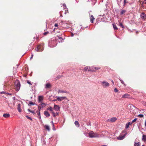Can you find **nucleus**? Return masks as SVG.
Segmentation results:
<instances>
[{
	"label": "nucleus",
	"mask_w": 146,
	"mask_h": 146,
	"mask_svg": "<svg viewBox=\"0 0 146 146\" xmlns=\"http://www.w3.org/2000/svg\"><path fill=\"white\" fill-rule=\"evenodd\" d=\"M27 83L28 84H29V85H32V84L31 83V82L29 80L27 81Z\"/></svg>",
	"instance_id": "nucleus-42"
},
{
	"label": "nucleus",
	"mask_w": 146,
	"mask_h": 146,
	"mask_svg": "<svg viewBox=\"0 0 146 146\" xmlns=\"http://www.w3.org/2000/svg\"><path fill=\"white\" fill-rule=\"evenodd\" d=\"M57 45L56 41L53 38L50 40L48 42V46L50 47H53Z\"/></svg>",
	"instance_id": "nucleus-1"
},
{
	"label": "nucleus",
	"mask_w": 146,
	"mask_h": 146,
	"mask_svg": "<svg viewBox=\"0 0 146 146\" xmlns=\"http://www.w3.org/2000/svg\"><path fill=\"white\" fill-rule=\"evenodd\" d=\"M90 22L91 23H93L94 20L95 19L93 15L90 16Z\"/></svg>",
	"instance_id": "nucleus-16"
},
{
	"label": "nucleus",
	"mask_w": 146,
	"mask_h": 146,
	"mask_svg": "<svg viewBox=\"0 0 146 146\" xmlns=\"http://www.w3.org/2000/svg\"><path fill=\"white\" fill-rule=\"evenodd\" d=\"M127 133L126 132L125 133V134L123 135H120L118 137H117V139L119 140H122L123 139L125 136L127 134Z\"/></svg>",
	"instance_id": "nucleus-7"
},
{
	"label": "nucleus",
	"mask_w": 146,
	"mask_h": 146,
	"mask_svg": "<svg viewBox=\"0 0 146 146\" xmlns=\"http://www.w3.org/2000/svg\"><path fill=\"white\" fill-rule=\"evenodd\" d=\"M94 68L96 70H98L100 69V68L99 67H95Z\"/></svg>",
	"instance_id": "nucleus-40"
},
{
	"label": "nucleus",
	"mask_w": 146,
	"mask_h": 146,
	"mask_svg": "<svg viewBox=\"0 0 146 146\" xmlns=\"http://www.w3.org/2000/svg\"><path fill=\"white\" fill-rule=\"evenodd\" d=\"M3 116L5 118L8 117L10 116V115L7 113L4 114L3 115Z\"/></svg>",
	"instance_id": "nucleus-21"
},
{
	"label": "nucleus",
	"mask_w": 146,
	"mask_h": 146,
	"mask_svg": "<svg viewBox=\"0 0 146 146\" xmlns=\"http://www.w3.org/2000/svg\"><path fill=\"white\" fill-rule=\"evenodd\" d=\"M39 46H40V45H38L37 48H35V50L37 52H40V50L39 48Z\"/></svg>",
	"instance_id": "nucleus-28"
},
{
	"label": "nucleus",
	"mask_w": 146,
	"mask_h": 146,
	"mask_svg": "<svg viewBox=\"0 0 146 146\" xmlns=\"http://www.w3.org/2000/svg\"><path fill=\"white\" fill-rule=\"evenodd\" d=\"M74 124L76 126L78 127H79L80 126V124L78 121H76L74 122Z\"/></svg>",
	"instance_id": "nucleus-19"
},
{
	"label": "nucleus",
	"mask_w": 146,
	"mask_h": 146,
	"mask_svg": "<svg viewBox=\"0 0 146 146\" xmlns=\"http://www.w3.org/2000/svg\"><path fill=\"white\" fill-rule=\"evenodd\" d=\"M125 133V131H123L122 132V135H123V133Z\"/></svg>",
	"instance_id": "nucleus-59"
},
{
	"label": "nucleus",
	"mask_w": 146,
	"mask_h": 146,
	"mask_svg": "<svg viewBox=\"0 0 146 146\" xmlns=\"http://www.w3.org/2000/svg\"><path fill=\"white\" fill-rule=\"evenodd\" d=\"M58 38L59 40V42H62V40H63L62 38L59 36H58Z\"/></svg>",
	"instance_id": "nucleus-23"
},
{
	"label": "nucleus",
	"mask_w": 146,
	"mask_h": 146,
	"mask_svg": "<svg viewBox=\"0 0 146 146\" xmlns=\"http://www.w3.org/2000/svg\"><path fill=\"white\" fill-rule=\"evenodd\" d=\"M140 145V143L138 142V143H135L134 144V146H139Z\"/></svg>",
	"instance_id": "nucleus-26"
},
{
	"label": "nucleus",
	"mask_w": 146,
	"mask_h": 146,
	"mask_svg": "<svg viewBox=\"0 0 146 146\" xmlns=\"http://www.w3.org/2000/svg\"><path fill=\"white\" fill-rule=\"evenodd\" d=\"M119 80L121 82L122 84H123L124 85H125V84L124 83L123 81L120 78L119 79Z\"/></svg>",
	"instance_id": "nucleus-33"
},
{
	"label": "nucleus",
	"mask_w": 146,
	"mask_h": 146,
	"mask_svg": "<svg viewBox=\"0 0 146 146\" xmlns=\"http://www.w3.org/2000/svg\"><path fill=\"white\" fill-rule=\"evenodd\" d=\"M51 87V85L50 84L48 83H47L46 85V86L45 88H49Z\"/></svg>",
	"instance_id": "nucleus-24"
},
{
	"label": "nucleus",
	"mask_w": 146,
	"mask_h": 146,
	"mask_svg": "<svg viewBox=\"0 0 146 146\" xmlns=\"http://www.w3.org/2000/svg\"><path fill=\"white\" fill-rule=\"evenodd\" d=\"M111 82H112V83H113V84H114V82H113V80H112L111 81Z\"/></svg>",
	"instance_id": "nucleus-58"
},
{
	"label": "nucleus",
	"mask_w": 146,
	"mask_h": 146,
	"mask_svg": "<svg viewBox=\"0 0 146 146\" xmlns=\"http://www.w3.org/2000/svg\"><path fill=\"white\" fill-rule=\"evenodd\" d=\"M56 115H58V112H56Z\"/></svg>",
	"instance_id": "nucleus-57"
},
{
	"label": "nucleus",
	"mask_w": 146,
	"mask_h": 146,
	"mask_svg": "<svg viewBox=\"0 0 146 146\" xmlns=\"http://www.w3.org/2000/svg\"><path fill=\"white\" fill-rule=\"evenodd\" d=\"M26 117H27L28 119H29L30 120H32V119L30 117H29V116H26Z\"/></svg>",
	"instance_id": "nucleus-43"
},
{
	"label": "nucleus",
	"mask_w": 146,
	"mask_h": 146,
	"mask_svg": "<svg viewBox=\"0 0 146 146\" xmlns=\"http://www.w3.org/2000/svg\"><path fill=\"white\" fill-rule=\"evenodd\" d=\"M144 3L145 4H146V0H144Z\"/></svg>",
	"instance_id": "nucleus-55"
},
{
	"label": "nucleus",
	"mask_w": 146,
	"mask_h": 146,
	"mask_svg": "<svg viewBox=\"0 0 146 146\" xmlns=\"http://www.w3.org/2000/svg\"><path fill=\"white\" fill-rule=\"evenodd\" d=\"M143 115L142 114H140L138 115V116L140 118L143 117Z\"/></svg>",
	"instance_id": "nucleus-34"
},
{
	"label": "nucleus",
	"mask_w": 146,
	"mask_h": 146,
	"mask_svg": "<svg viewBox=\"0 0 146 146\" xmlns=\"http://www.w3.org/2000/svg\"><path fill=\"white\" fill-rule=\"evenodd\" d=\"M89 136L90 137L94 138L98 137V135L96 133H95L92 131H90L89 133Z\"/></svg>",
	"instance_id": "nucleus-3"
},
{
	"label": "nucleus",
	"mask_w": 146,
	"mask_h": 146,
	"mask_svg": "<svg viewBox=\"0 0 146 146\" xmlns=\"http://www.w3.org/2000/svg\"><path fill=\"white\" fill-rule=\"evenodd\" d=\"M48 33H49V32L48 31H47V32H45L43 34L44 35H46Z\"/></svg>",
	"instance_id": "nucleus-46"
},
{
	"label": "nucleus",
	"mask_w": 146,
	"mask_h": 146,
	"mask_svg": "<svg viewBox=\"0 0 146 146\" xmlns=\"http://www.w3.org/2000/svg\"><path fill=\"white\" fill-rule=\"evenodd\" d=\"M137 120V118H135L133 120L131 123H132L135 122Z\"/></svg>",
	"instance_id": "nucleus-35"
},
{
	"label": "nucleus",
	"mask_w": 146,
	"mask_h": 146,
	"mask_svg": "<svg viewBox=\"0 0 146 146\" xmlns=\"http://www.w3.org/2000/svg\"><path fill=\"white\" fill-rule=\"evenodd\" d=\"M43 98L42 96H39L38 97V101L39 102H41L43 100Z\"/></svg>",
	"instance_id": "nucleus-15"
},
{
	"label": "nucleus",
	"mask_w": 146,
	"mask_h": 146,
	"mask_svg": "<svg viewBox=\"0 0 146 146\" xmlns=\"http://www.w3.org/2000/svg\"><path fill=\"white\" fill-rule=\"evenodd\" d=\"M45 128L48 131H50V128L49 126L48 125H45Z\"/></svg>",
	"instance_id": "nucleus-25"
},
{
	"label": "nucleus",
	"mask_w": 146,
	"mask_h": 146,
	"mask_svg": "<svg viewBox=\"0 0 146 146\" xmlns=\"http://www.w3.org/2000/svg\"><path fill=\"white\" fill-rule=\"evenodd\" d=\"M58 93H68V92L66 90H59L58 91Z\"/></svg>",
	"instance_id": "nucleus-18"
},
{
	"label": "nucleus",
	"mask_w": 146,
	"mask_h": 146,
	"mask_svg": "<svg viewBox=\"0 0 146 146\" xmlns=\"http://www.w3.org/2000/svg\"><path fill=\"white\" fill-rule=\"evenodd\" d=\"M130 112L133 114L135 113L136 111L135 110L136 109H137V108L133 105H131L130 106Z\"/></svg>",
	"instance_id": "nucleus-4"
},
{
	"label": "nucleus",
	"mask_w": 146,
	"mask_h": 146,
	"mask_svg": "<svg viewBox=\"0 0 146 146\" xmlns=\"http://www.w3.org/2000/svg\"><path fill=\"white\" fill-rule=\"evenodd\" d=\"M40 110H39L38 111H36V112L37 113V114L38 115V116L39 115H40Z\"/></svg>",
	"instance_id": "nucleus-44"
},
{
	"label": "nucleus",
	"mask_w": 146,
	"mask_h": 146,
	"mask_svg": "<svg viewBox=\"0 0 146 146\" xmlns=\"http://www.w3.org/2000/svg\"><path fill=\"white\" fill-rule=\"evenodd\" d=\"M118 5L120 6V4L121 1V0H117Z\"/></svg>",
	"instance_id": "nucleus-31"
},
{
	"label": "nucleus",
	"mask_w": 146,
	"mask_h": 146,
	"mask_svg": "<svg viewBox=\"0 0 146 146\" xmlns=\"http://www.w3.org/2000/svg\"><path fill=\"white\" fill-rule=\"evenodd\" d=\"M54 26L55 27H57L58 26V24L57 23H55L54 25Z\"/></svg>",
	"instance_id": "nucleus-50"
},
{
	"label": "nucleus",
	"mask_w": 146,
	"mask_h": 146,
	"mask_svg": "<svg viewBox=\"0 0 146 146\" xmlns=\"http://www.w3.org/2000/svg\"><path fill=\"white\" fill-rule=\"evenodd\" d=\"M63 22L64 23L65 22L64 21H61L62 23Z\"/></svg>",
	"instance_id": "nucleus-63"
},
{
	"label": "nucleus",
	"mask_w": 146,
	"mask_h": 146,
	"mask_svg": "<svg viewBox=\"0 0 146 146\" xmlns=\"http://www.w3.org/2000/svg\"><path fill=\"white\" fill-rule=\"evenodd\" d=\"M44 44L41 43L40 44L38 45H40L39 46V48L40 50V52H42L43 51L44 49Z\"/></svg>",
	"instance_id": "nucleus-9"
},
{
	"label": "nucleus",
	"mask_w": 146,
	"mask_h": 146,
	"mask_svg": "<svg viewBox=\"0 0 146 146\" xmlns=\"http://www.w3.org/2000/svg\"><path fill=\"white\" fill-rule=\"evenodd\" d=\"M101 84L102 86L104 88H106L110 86L109 83L106 80H104L101 82Z\"/></svg>",
	"instance_id": "nucleus-2"
},
{
	"label": "nucleus",
	"mask_w": 146,
	"mask_h": 146,
	"mask_svg": "<svg viewBox=\"0 0 146 146\" xmlns=\"http://www.w3.org/2000/svg\"><path fill=\"white\" fill-rule=\"evenodd\" d=\"M117 118L115 117H112L110 119H108V121L111 122H115L117 120Z\"/></svg>",
	"instance_id": "nucleus-8"
},
{
	"label": "nucleus",
	"mask_w": 146,
	"mask_h": 146,
	"mask_svg": "<svg viewBox=\"0 0 146 146\" xmlns=\"http://www.w3.org/2000/svg\"><path fill=\"white\" fill-rule=\"evenodd\" d=\"M140 17L141 18L143 19H146V15L144 13H142Z\"/></svg>",
	"instance_id": "nucleus-12"
},
{
	"label": "nucleus",
	"mask_w": 146,
	"mask_h": 146,
	"mask_svg": "<svg viewBox=\"0 0 146 146\" xmlns=\"http://www.w3.org/2000/svg\"><path fill=\"white\" fill-rule=\"evenodd\" d=\"M128 3V2L126 1V0H124V6L125 5V4L126 3Z\"/></svg>",
	"instance_id": "nucleus-45"
},
{
	"label": "nucleus",
	"mask_w": 146,
	"mask_h": 146,
	"mask_svg": "<svg viewBox=\"0 0 146 146\" xmlns=\"http://www.w3.org/2000/svg\"><path fill=\"white\" fill-rule=\"evenodd\" d=\"M47 110H50V111H51L52 112L53 111L52 108L51 107H50V108H48Z\"/></svg>",
	"instance_id": "nucleus-30"
},
{
	"label": "nucleus",
	"mask_w": 146,
	"mask_h": 146,
	"mask_svg": "<svg viewBox=\"0 0 146 146\" xmlns=\"http://www.w3.org/2000/svg\"><path fill=\"white\" fill-rule=\"evenodd\" d=\"M17 108L18 111L19 112H21V104H18Z\"/></svg>",
	"instance_id": "nucleus-17"
},
{
	"label": "nucleus",
	"mask_w": 146,
	"mask_h": 146,
	"mask_svg": "<svg viewBox=\"0 0 146 146\" xmlns=\"http://www.w3.org/2000/svg\"><path fill=\"white\" fill-rule=\"evenodd\" d=\"M29 104H30V105H35V103L32 102L30 101V102L29 103Z\"/></svg>",
	"instance_id": "nucleus-32"
},
{
	"label": "nucleus",
	"mask_w": 146,
	"mask_h": 146,
	"mask_svg": "<svg viewBox=\"0 0 146 146\" xmlns=\"http://www.w3.org/2000/svg\"><path fill=\"white\" fill-rule=\"evenodd\" d=\"M59 78V77L58 76L56 78V79H58Z\"/></svg>",
	"instance_id": "nucleus-62"
},
{
	"label": "nucleus",
	"mask_w": 146,
	"mask_h": 146,
	"mask_svg": "<svg viewBox=\"0 0 146 146\" xmlns=\"http://www.w3.org/2000/svg\"><path fill=\"white\" fill-rule=\"evenodd\" d=\"M30 112L33 113V114H35V112L34 111H31Z\"/></svg>",
	"instance_id": "nucleus-48"
},
{
	"label": "nucleus",
	"mask_w": 146,
	"mask_h": 146,
	"mask_svg": "<svg viewBox=\"0 0 146 146\" xmlns=\"http://www.w3.org/2000/svg\"><path fill=\"white\" fill-rule=\"evenodd\" d=\"M129 96V95L127 94H126L123 95L122 96V98H127Z\"/></svg>",
	"instance_id": "nucleus-22"
},
{
	"label": "nucleus",
	"mask_w": 146,
	"mask_h": 146,
	"mask_svg": "<svg viewBox=\"0 0 146 146\" xmlns=\"http://www.w3.org/2000/svg\"><path fill=\"white\" fill-rule=\"evenodd\" d=\"M52 113L53 115V117H55L56 116V115L55 114V113L53 111H52Z\"/></svg>",
	"instance_id": "nucleus-37"
},
{
	"label": "nucleus",
	"mask_w": 146,
	"mask_h": 146,
	"mask_svg": "<svg viewBox=\"0 0 146 146\" xmlns=\"http://www.w3.org/2000/svg\"><path fill=\"white\" fill-rule=\"evenodd\" d=\"M38 116V118L39 119H41V116H40V115H39Z\"/></svg>",
	"instance_id": "nucleus-52"
},
{
	"label": "nucleus",
	"mask_w": 146,
	"mask_h": 146,
	"mask_svg": "<svg viewBox=\"0 0 146 146\" xmlns=\"http://www.w3.org/2000/svg\"><path fill=\"white\" fill-rule=\"evenodd\" d=\"M101 146H107L106 145H102Z\"/></svg>",
	"instance_id": "nucleus-64"
},
{
	"label": "nucleus",
	"mask_w": 146,
	"mask_h": 146,
	"mask_svg": "<svg viewBox=\"0 0 146 146\" xmlns=\"http://www.w3.org/2000/svg\"><path fill=\"white\" fill-rule=\"evenodd\" d=\"M44 115L47 117H49L50 115V114L47 111H44Z\"/></svg>",
	"instance_id": "nucleus-14"
},
{
	"label": "nucleus",
	"mask_w": 146,
	"mask_h": 146,
	"mask_svg": "<svg viewBox=\"0 0 146 146\" xmlns=\"http://www.w3.org/2000/svg\"><path fill=\"white\" fill-rule=\"evenodd\" d=\"M56 97L57 98V100H58L59 101H60L63 100L66 98V97L57 96Z\"/></svg>",
	"instance_id": "nucleus-11"
},
{
	"label": "nucleus",
	"mask_w": 146,
	"mask_h": 146,
	"mask_svg": "<svg viewBox=\"0 0 146 146\" xmlns=\"http://www.w3.org/2000/svg\"><path fill=\"white\" fill-rule=\"evenodd\" d=\"M119 25L120 26H121L122 27V28H124V27L123 26V25L122 23H120Z\"/></svg>",
	"instance_id": "nucleus-39"
},
{
	"label": "nucleus",
	"mask_w": 146,
	"mask_h": 146,
	"mask_svg": "<svg viewBox=\"0 0 146 146\" xmlns=\"http://www.w3.org/2000/svg\"><path fill=\"white\" fill-rule=\"evenodd\" d=\"M114 91L115 92H118V90L116 88H115L114 89Z\"/></svg>",
	"instance_id": "nucleus-41"
},
{
	"label": "nucleus",
	"mask_w": 146,
	"mask_h": 146,
	"mask_svg": "<svg viewBox=\"0 0 146 146\" xmlns=\"http://www.w3.org/2000/svg\"><path fill=\"white\" fill-rule=\"evenodd\" d=\"M15 84L16 87V90L18 91L20 88L21 84L19 81H17L15 82Z\"/></svg>",
	"instance_id": "nucleus-5"
},
{
	"label": "nucleus",
	"mask_w": 146,
	"mask_h": 146,
	"mask_svg": "<svg viewBox=\"0 0 146 146\" xmlns=\"http://www.w3.org/2000/svg\"><path fill=\"white\" fill-rule=\"evenodd\" d=\"M54 109L56 111H57L60 110V108L58 106L55 104L54 106Z\"/></svg>",
	"instance_id": "nucleus-13"
},
{
	"label": "nucleus",
	"mask_w": 146,
	"mask_h": 146,
	"mask_svg": "<svg viewBox=\"0 0 146 146\" xmlns=\"http://www.w3.org/2000/svg\"><path fill=\"white\" fill-rule=\"evenodd\" d=\"M28 110L29 111V112H31V110L30 109H28Z\"/></svg>",
	"instance_id": "nucleus-54"
},
{
	"label": "nucleus",
	"mask_w": 146,
	"mask_h": 146,
	"mask_svg": "<svg viewBox=\"0 0 146 146\" xmlns=\"http://www.w3.org/2000/svg\"><path fill=\"white\" fill-rule=\"evenodd\" d=\"M73 36H74V34L72 33H71V36L72 37Z\"/></svg>",
	"instance_id": "nucleus-53"
},
{
	"label": "nucleus",
	"mask_w": 146,
	"mask_h": 146,
	"mask_svg": "<svg viewBox=\"0 0 146 146\" xmlns=\"http://www.w3.org/2000/svg\"><path fill=\"white\" fill-rule=\"evenodd\" d=\"M145 126L146 127V120H145Z\"/></svg>",
	"instance_id": "nucleus-60"
},
{
	"label": "nucleus",
	"mask_w": 146,
	"mask_h": 146,
	"mask_svg": "<svg viewBox=\"0 0 146 146\" xmlns=\"http://www.w3.org/2000/svg\"><path fill=\"white\" fill-rule=\"evenodd\" d=\"M127 123L128 124H129V125L130 124H131V123L130 122H129Z\"/></svg>",
	"instance_id": "nucleus-56"
},
{
	"label": "nucleus",
	"mask_w": 146,
	"mask_h": 146,
	"mask_svg": "<svg viewBox=\"0 0 146 146\" xmlns=\"http://www.w3.org/2000/svg\"><path fill=\"white\" fill-rule=\"evenodd\" d=\"M84 71H92V72H95L96 70L93 69V67H88V66H86L85 67L84 69Z\"/></svg>",
	"instance_id": "nucleus-6"
},
{
	"label": "nucleus",
	"mask_w": 146,
	"mask_h": 146,
	"mask_svg": "<svg viewBox=\"0 0 146 146\" xmlns=\"http://www.w3.org/2000/svg\"><path fill=\"white\" fill-rule=\"evenodd\" d=\"M46 106V105L44 103H42L40 104L38 106V110H40L43 108L44 107Z\"/></svg>",
	"instance_id": "nucleus-10"
},
{
	"label": "nucleus",
	"mask_w": 146,
	"mask_h": 146,
	"mask_svg": "<svg viewBox=\"0 0 146 146\" xmlns=\"http://www.w3.org/2000/svg\"><path fill=\"white\" fill-rule=\"evenodd\" d=\"M113 29L114 30H117L118 29V28L116 26L114 25V24H113Z\"/></svg>",
	"instance_id": "nucleus-27"
},
{
	"label": "nucleus",
	"mask_w": 146,
	"mask_h": 146,
	"mask_svg": "<svg viewBox=\"0 0 146 146\" xmlns=\"http://www.w3.org/2000/svg\"><path fill=\"white\" fill-rule=\"evenodd\" d=\"M8 94L10 95H12V94L11 93H8Z\"/></svg>",
	"instance_id": "nucleus-61"
},
{
	"label": "nucleus",
	"mask_w": 146,
	"mask_h": 146,
	"mask_svg": "<svg viewBox=\"0 0 146 146\" xmlns=\"http://www.w3.org/2000/svg\"><path fill=\"white\" fill-rule=\"evenodd\" d=\"M57 99H56L53 100H52V101H53V102H55V101H57Z\"/></svg>",
	"instance_id": "nucleus-51"
},
{
	"label": "nucleus",
	"mask_w": 146,
	"mask_h": 146,
	"mask_svg": "<svg viewBox=\"0 0 146 146\" xmlns=\"http://www.w3.org/2000/svg\"><path fill=\"white\" fill-rule=\"evenodd\" d=\"M63 6L64 9L66 8V4H63Z\"/></svg>",
	"instance_id": "nucleus-47"
},
{
	"label": "nucleus",
	"mask_w": 146,
	"mask_h": 146,
	"mask_svg": "<svg viewBox=\"0 0 146 146\" xmlns=\"http://www.w3.org/2000/svg\"><path fill=\"white\" fill-rule=\"evenodd\" d=\"M129 124H128L127 123H126L125 125V128L126 129H127L129 127Z\"/></svg>",
	"instance_id": "nucleus-38"
},
{
	"label": "nucleus",
	"mask_w": 146,
	"mask_h": 146,
	"mask_svg": "<svg viewBox=\"0 0 146 146\" xmlns=\"http://www.w3.org/2000/svg\"><path fill=\"white\" fill-rule=\"evenodd\" d=\"M142 104L145 106H146V102L144 101H142Z\"/></svg>",
	"instance_id": "nucleus-36"
},
{
	"label": "nucleus",
	"mask_w": 146,
	"mask_h": 146,
	"mask_svg": "<svg viewBox=\"0 0 146 146\" xmlns=\"http://www.w3.org/2000/svg\"><path fill=\"white\" fill-rule=\"evenodd\" d=\"M33 54H32L31 55V56L30 57V59L31 60V59H32L33 58Z\"/></svg>",
	"instance_id": "nucleus-49"
},
{
	"label": "nucleus",
	"mask_w": 146,
	"mask_h": 146,
	"mask_svg": "<svg viewBox=\"0 0 146 146\" xmlns=\"http://www.w3.org/2000/svg\"><path fill=\"white\" fill-rule=\"evenodd\" d=\"M125 11L124 10H123L121 11L120 12V14L121 15H123L124 14V13H125Z\"/></svg>",
	"instance_id": "nucleus-29"
},
{
	"label": "nucleus",
	"mask_w": 146,
	"mask_h": 146,
	"mask_svg": "<svg viewBox=\"0 0 146 146\" xmlns=\"http://www.w3.org/2000/svg\"><path fill=\"white\" fill-rule=\"evenodd\" d=\"M142 140L144 141H146V135H143L142 137Z\"/></svg>",
	"instance_id": "nucleus-20"
}]
</instances>
